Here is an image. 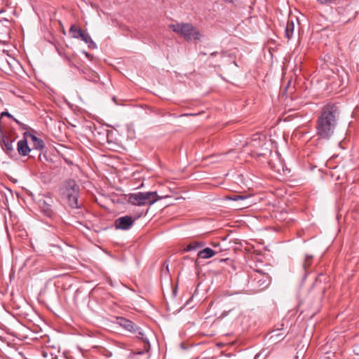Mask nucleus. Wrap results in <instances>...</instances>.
Instances as JSON below:
<instances>
[{
    "mask_svg": "<svg viewBox=\"0 0 359 359\" xmlns=\"http://www.w3.org/2000/svg\"><path fill=\"white\" fill-rule=\"evenodd\" d=\"M83 32H84L81 29L78 28L74 25H72L69 29V34H71L72 37L74 39H81Z\"/></svg>",
    "mask_w": 359,
    "mask_h": 359,
    "instance_id": "nucleus-17",
    "label": "nucleus"
},
{
    "mask_svg": "<svg viewBox=\"0 0 359 359\" xmlns=\"http://www.w3.org/2000/svg\"><path fill=\"white\" fill-rule=\"evenodd\" d=\"M147 211H148V210ZM147 212L144 213L143 212H140L137 215L135 216L134 218L129 215L118 217L114 221V226L116 229L128 230L133 226L136 219H139Z\"/></svg>",
    "mask_w": 359,
    "mask_h": 359,
    "instance_id": "nucleus-7",
    "label": "nucleus"
},
{
    "mask_svg": "<svg viewBox=\"0 0 359 359\" xmlns=\"http://www.w3.org/2000/svg\"><path fill=\"white\" fill-rule=\"evenodd\" d=\"M65 58L67 59V60L70 61V59L68 56H65Z\"/></svg>",
    "mask_w": 359,
    "mask_h": 359,
    "instance_id": "nucleus-28",
    "label": "nucleus"
},
{
    "mask_svg": "<svg viewBox=\"0 0 359 359\" xmlns=\"http://www.w3.org/2000/svg\"><path fill=\"white\" fill-rule=\"evenodd\" d=\"M14 121H15L19 126H20L22 124V123L20 121H19L18 120H17L15 118H14V119H13Z\"/></svg>",
    "mask_w": 359,
    "mask_h": 359,
    "instance_id": "nucleus-23",
    "label": "nucleus"
},
{
    "mask_svg": "<svg viewBox=\"0 0 359 359\" xmlns=\"http://www.w3.org/2000/svg\"><path fill=\"white\" fill-rule=\"evenodd\" d=\"M248 283L252 287V290L257 292L269 286L270 283L269 276L268 274L262 273L259 271H254L250 275Z\"/></svg>",
    "mask_w": 359,
    "mask_h": 359,
    "instance_id": "nucleus-6",
    "label": "nucleus"
},
{
    "mask_svg": "<svg viewBox=\"0 0 359 359\" xmlns=\"http://www.w3.org/2000/svg\"><path fill=\"white\" fill-rule=\"evenodd\" d=\"M313 261V256L312 255H306L304 261L303 262V268L306 271L307 269L309 268L311 264H312Z\"/></svg>",
    "mask_w": 359,
    "mask_h": 359,
    "instance_id": "nucleus-18",
    "label": "nucleus"
},
{
    "mask_svg": "<svg viewBox=\"0 0 359 359\" xmlns=\"http://www.w3.org/2000/svg\"><path fill=\"white\" fill-rule=\"evenodd\" d=\"M320 4L329 5L334 4L337 0H316Z\"/></svg>",
    "mask_w": 359,
    "mask_h": 359,
    "instance_id": "nucleus-19",
    "label": "nucleus"
},
{
    "mask_svg": "<svg viewBox=\"0 0 359 359\" xmlns=\"http://www.w3.org/2000/svg\"><path fill=\"white\" fill-rule=\"evenodd\" d=\"M340 119V110L335 104L324 106L316 122V134L320 139L330 140Z\"/></svg>",
    "mask_w": 359,
    "mask_h": 359,
    "instance_id": "nucleus-1",
    "label": "nucleus"
},
{
    "mask_svg": "<svg viewBox=\"0 0 359 359\" xmlns=\"http://www.w3.org/2000/svg\"><path fill=\"white\" fill-rule=\"evenodd\" d=\"M14 140L5 135L0 128V145L3 150L9 156L15 154V149L13 145Z\"/></svg>",
    "mask_w": 359,
    "mask_h": 359,
    "instance_id": "nucleus-8",
    "label": "nucleus"
},
{
    "mask_svg": "<svg viewBox=\"0 0 359 359\" xmlns=\"http://www.w3.org/2000/svg\"><path fill=\"white\" fill-rule=\"evenodd\" d=\"M217 252L210 248H206L200 250L198 253V257L201 259H209L213 257Z\"/></svg>",
    "mask_w": 359,
    "mask_h": 359,
    "instance_id": "nucleus-13",
    "label": "nucleus"
},
{
    "mask_svg": "<svg viewBox=\"0 0 359 359\" xmlns=\"http://www.w3.org/2000/svg\"><path fill=\"white\" fill-rule=\"evenodd\" d=\"M69 65H70L71 67H74L76 68V69H77L81 72V68H80V67H77L76 65H73V64H72V63H70V64H69Z\"/></svg>",
    "mask_w": 359,
    "mask_h": 359,
    "instance_id": "nucleus-21",
    "label": "nucleus"
},
{
    "mask_svg": "<svg viewBox=\"0 0 359 359\" xmlns=\"http://www.w3.org/2000/svg\"><path fill=\"white\" fill-rule=\"evenodd\" d=\"M250 196L241 195V194H236L231 196H229L228 198L231 201H241L242 203L240 205L239 208H245L250 205V203H247L246 201L250 198Z\"/></svg>",
    "mask_w": 359,
    "mask_h": 359,
    "instance_id": "nucleus-12",
    "label": "nucleus"
},
{
    "mask_svg": "<svg viewBox=\"0 0 359 359\" xmlns=\"http://www.w3.org/2000/svg\"><path fill=\"white\" fill-rule=\"evenodd\" d=\"M217 51H214V52H212V53H210V56H212V57H213V56L217 55Z\"/></svg>",
    "mask_w": 359,
    "mask_h": 359,
    "instance_id": "nucleus-24",
    "label": "nucleus"
},
{
    "mask_svg": "<svg viewBox=\"0 0 359 359\" xmlns=\"http://www.w3.org/2000/svg\"><path fill=\"white\" fill-rule=\"evenodd\" d=\"M170 28L187 40H199V31L190 23H177L170 25Z\"/></svg>",
    "mask_w": 359,
    "mask_h": 359,
    "instance_id": "nucleus-5",
    "label": "nucleus"
},
{
    "mask_svg": "<svg viewBox=\"0 0 359 359\" xmlns=\"http://www.w3.org/2000/svg\"><path fill=\"white\" fill-rule=\"evenodd\" d=\"M79 186L74 180H66L60 188V195L62 200L72 209H79L81 204L79 202Z\"/></svg>",
    "mask_w": 359,
    "mask_h": 359,
    "instance_id": "nucleus-2",
    "label": "nucleus"
},
{
    "mask_svg": "<svg viewBox=\"0 0 359 359\" xmlns=\"http://www.w3.org/2000/svg\"><path fill=\"white\" fill-rule=\"evenodd\" d=\"M227 3H232L233 0H224Z\"/></svg>",
    "mask_w": 359,
    "mask_h": 359,
    "instance_id": "nucleus-26",
    "label": "nucleus"
},
{
    "mask_svg": "<svg viewBox=\"0 0 359 359\" xmlns=\"http://www.w3.org/2000/svg\"><path fill=\"white\" fill-rule=\"evenodd\" d=\"M81 39L88 44V46L90 49L97 48L96 43L92 40L90 36L88 33L83 32Z\"/></svg>",
    "mask_w": 359,
    "mask_h": 359,
    "instance_id": "nucleus-15",
    "label": "nucleus"
},
{
    "mask_svg": "<svg viewBox=\"0 0 359 359\" xmlns=\"http://www.w3.org/2000/svg\"><path fill=\"white\" fill-rule=\"evenodd\" d=\"M20 128L23 130H26L27 128V126L22 123V124L20 126Z\"/></svg>",
    "mask_w": 359,
    "mask_h": 359,
    "instance_id": "nucleus-22",
    "label": "nucleus"
},
{
    "mask_svg": "<svg viewBox=\"0 0 359 359\" xmlns=\"http://www.w3.org/2000/svg\"><path fill=\"white\" fill-rule=\"evenodd\" d=\"M83 53H84V54L86 55V57H90V55L89 53H88L87 52H85V51Z\"/></svg>",
    "mask_w": 359,
    "mask_h": 359,
    "instance_id": "nucleus-25",
    "label": "nucleus"
},
{
    "mask_svg": "<svg viewBox=\"0 0 359 359\" xmlns=\"http://www.w3.org/2000/svg\"><path fill=\"white\" fill-rule=\"evenodd\" d=\"M27 135H28L30 137L31 140L32 141L34 149L39 150V151H43L45 149L46 145H45V143L43 140L38 138L34 134L28 133L27 132H25L24 133V136L26 137Z\"/></svg>",
    "mask_w": 359,
    "mask_h": 359,
    "instance_id": "nucleus-9",
    "label": "nucleus"
},
{
    "mask_svg": "<svg viewBox=\"0 0 359 359\" xmlns=\"http://www.w3.org/2000/svg\"><path fill=\"white\" fill-rule=\"evenodd\" d=\"M1 116L3 117V116H7L11 119H14V117L12 114H11L10 113H8V111H3L1 112Z\"/></svg>",
    "mask_w": 359,
    "mask_h": 359,
    "instance_id": "nucleus-20",
    "label": "nucleus"
},
{
    "mask_svg": "<svg viewBox=\"0 0 359 359\" xmlns=\"http://www.w3.org/2000/svg\"><path fill=\"white\" fill-rule=\"evenodd\" d=\"M116 320L121 327L134 334L138 339H140L144 343L145 350L149 351L150 348L149 341L141 327L137 326L133 321L123 317H118Z\"/></svg>",
    "mask_w": 359,
    "mask_h": 359,
    "instance_id": "nucleus-4",
    "label": "nucleus"
},
{
    "mask_svg": "<svg viewBox=\"0 0 359 359\" xmlns=\"http://www.w3.org/2000/svg\"><path fill=\"white\" fill-rule=\"evenodd\" d=\"M294 29V23L293 20H288L285 27V36L288 40L290 39L293 35Z\"/></svg>",
    "mask_w": 359,
    "mask_h": 359,
    "instance_id": "nucleus-14",
    "label": "nucleus"
},
{
    "mask_svg": "<svg viewBox=\"0 0 359 359\" xmlns=\"http://www.w3.org/2000/svg\"><path fill=\"white\" fill-rule=\"evenodd\" d=\"M200 55H206L207 54H206V53H205V52H202V51H201V52H200Z\"/></svg>",
    "mask_w": 359,
    "mask_h": 359,
    "instance_id": "nucleus-27",
    "label": "nucleus"
},
{
    "mask_svg": "<svg viewBox=\"0 0 359 359\" xmlns=\"http://www.w3.org/2000/svg\"><path fill=\"white\" fill-rule=\"evenodd\" d=\"M128 203L137 206L151 205L158 200L156 191L137 192L126 195Z\"/></svg>",
    "mask_w": 359,
    "mask_h": 359,
    "instance_id": "nucleus-3",
    "label": "nucleus"
},
{
    "mask_svg": "<svg viewBox=\"0 0 359 359\" xmlns=\"http://www.w3.org/2000/svg\"><path fill=\"white\" fill-rule=\"evenodd\" d=\"M205 243L202 241H194L190 243L184 249V252L196 250L199 248L205 246Z\"/></svg>",
    "mask_w": 359,
    "mask_h": 359,
    "instance_id": "nucleus-16",
    "label": "nucleus"
},
{
    "mask_svg": "<svg viewBox=\"0 0 359 359\" xmlns=\"http://www.w3.org/2000/svg\"><path fill=\"white\" fill-rule=\"evenodd\" d=\"M17 150L19 154L22 156H27L31 151V149L28 146L27 140L25 137L18 141L17 144Z\"/></svg>",
    "mask_w": 359,
    "mask_h": 359,
    "instance_id": "nucleus-10",
    "label": "nucleus"
},
{
    "mask_svg": "<svg viewBox=\"0 0 359 359\" xmlns=\"http://www.w3.org/2000/svg\"><path fill=\"white\" fill-rule=\"evenodd\" d=\"M52 200L50 198H48V200H41L39 202L41 210L48 217H51L53 215V210L50 204Z\"/></svg>",
    "mask_w": 359,
    "mask_h": 359,
    "instance_id": "nucleus-11",
    "label": "nucleus"
}]
</instances>
